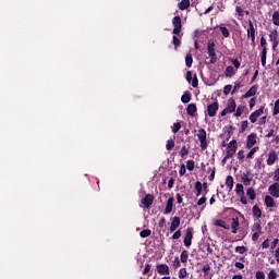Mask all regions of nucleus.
<instances>
[{
    "instance_id": "1",
    "label": "nucleus",
    "mask_w": 279,
    "mask_h": 279,
    "mask_svg": "<svg viewBox=\"0 0 279 279\" xmlns=\"http://www.w3.org/2000/svg\"><path fill=\"white\" fill-rule=\"evenodd\" d=\"M207 51L210 58V64H215V62H217V53L215 52V41L213 39L207 44Z\"/></svg>"
},
{
    "instance_id": "2",
    "label": "nucleus",
    "mask_w": 279,
    "mask_h": 279,
    "mask_svg": "<svg viewBox=\"0 0 279 279\" xmlns=\"http://www.w3.org/2000/svg\"><path fill=\"white\" fill-rule=\"evenodd\" d=\"M196 136L201 142V147L203 149H206L208 147V141L206 140V130L204 129L198 130V133L196 134Z\"/></svg>"
},
{
    "instance_id": "3",
    "label": "nucleus",
    "mask_w": 279,
    "mask_h": 279,
    "mask_svg": "<svg viewBox=\"0 0 279 279\" xmlns=\"http://www.w3.org/2000/svg\"><path fill=\"white\" fill-rule=\"evenodd\" d=\"M234 154H236V141H231L227 147L225 160H227V158H232Z\"/></svg>"
},
{
    "instance_id": "4",
    "label": "nucleus",
    "mask_w": 279,
    "mask_h": 279,
    "mask_svg": "<svg viewBox=\"0 0 279 279\" xmlns=\"http://www.w3.org/2000/svg\"><path fill=\"white\" fill-rule=\"evenodd\" d=\"M263 114H265V108L260 107L258 110L250 114L248 120L251 121V123H256V121H258V118L263 117Z\"/></svg>"
},
{
    "instance_id": "5",
    "label": "nucleus",
    "mask_w": 279,
    "mask_h": 279,
    "mask_svg": "<svg viewBox=\"0 0 279 279\" xmlns=\"http://www.w3.org/2000/svg\"><path fill=\"white\" fill-rule=\"evenodd\" d=\"M172 25L174 27L172 34H175L178 36V34L182 32V19L180 16H175L172 20Z\"/></svg>"
},
{
    "instance_id": "6",
    "label": "nucleus",
    "mask_w": 279,
    "mask_h": 279,
    "mask_svg": "<svg viewBox=\"0 0 279 279\" xmlns=\"http://www.w3.org/2000/svg\"><path fill=\"white\" fill-rule=\"evenodd\" d=\"M247 36L254 45V43H256V28H254V23H252V21H248Z\"/></svg>"
},
{
    "instance_id": "7",
    "label": "nucleus",
    "mask_w": 279,
    "mask_h": 279,
    "mask_svg": "<svg viewBox=\"0 0 279 279\" xmlns=\"http://www.w3.org/2000/svg\"><path fill=\"white\" fill-rule=\"evenodd\" d=\"M192 241H193V228L190 227L186 230V234L183 241L185 247H191Z\"/></svg>"
},
{
    "instance_id": "8",
    "label": "nucleus",
    "mask_w": 279,
    "mask_h": 279,
    "mask_svg": "<svg viewBox=\"0 0 279 279\" xmlns=\"http://www.w3.org/2000/svg\"><path fill=\"white\" fill-rule=\"evenodd\" d=\"M217 110H219V102H213L207 107L208 117H216Z\"/></svg>"
},
{
    "instance_id": "9",
    "label": "nucleus",
    "mask_w": 279,
    "mask_h": 279,
    "mask_svg": "<svg viewBox=\"0 0 279 279\" xmlns=\"http://www.w3.org/2000/svg\"><path fill=\"white\" fill-rule=\"evenodd\" d=\"M157 274L159 276H169V266L167 264L157 265Z\"/></svg>"
},
{
    "instance_id": "10",
    "label": "nucleus",
    "mask_w": 279,
    "mask_h": 279,
    "mask_svg": "<svg viewBox=\"0 0 279 279\" xmlns=\"http://www.w3.org/2000/svg\"><path fill=\"white\" fill-rule=\"evenodd\" d=\"M257 143V137H256V134L252 133L247 136V140H246V147L247 149H252V147L254 145H256Z\"/></svg>"
},
{
    "instance_id": "11",
    "label": "nucleus",
    "mask_w": 279,
    "mask_h": 279,
    "mask_svg": "<svg viewBox=\"0 0 279 279\" xmlns=\"http://www.w3.org/2000/svg\"><path fill=\"white\" fill-rule=\"evenodd\" d=\"M269 193L272 197H279V183H274L269 186Z\"/></svg>"
},
{
    "instance_id": "12",
    "label": "nucleus",
    "mask_w": 279,
    "mask_h": 279,
    "mask_svg": "<svg viewBox=\"0 0 279 279\" xmlns=\"http://www.w3.org/2000/svg\"><path fill=\"white\" fill-rule=\"evenodd\" d=\"M180 228V217H174L170 226V232H175Z\"/></svg>"
},
{
    "instance_id": "13",
    "label": "nucleus",
    "mask_w": 279,
    "mask_h": 279,
    "mask_svg": "<svg viewBox=\"0 0 279 279\" xmlns=\"http://www.w3.org/2000/svg\"><path fill=\"white\" fill-rule=\"evenodd\" d=\"M226 109L230 113H232V112H234V110H236V102L234 101V99L231 98L228 100Z\"/></svg>"
},
{
    "instance_id": "14",
    "label": "nucleus",
    "mask_w": 279,
    "mask_h": 279,
    "mask_svg": "<svg viewBox=\"0 0 279 279\" xmlns=\"http://www.w3.org/2000/svg\"><path fill=\"white\" fill-rule=\"evenodd\" d=\"M276 160H278V155L276 151H270L268 154L267 165L271 166L276 162Z\"/></svg>"
},
{
    "instance_id": "15",
    "label": "nucleus",
    "mask_w": 279,
    "mask_h": 279,
    "mask_svg": "<svg viewBox=\"0 0 279 279\" xmlns=\"http://www.w3.org/2000/svg\"><path fill=\"white\" fill-rule=\"evenodd\" d=\"M265 205L267 206V208H274V206H276V201L274 199V197L267 195L265 196Z\"/></svg>"
},
{
    "instance_id": "16",
    "label": "nucleus",
    "mask_w": 279,
    "mask_h": 279,
    "mask_svg": "<svg viewBox=\"0 0 279 279\" xmlns=\"http://www.w3.org/2000/svg\"><path fill=\"white\" fill-rule=\"evenodd\" d=\"M173 197L168 198L167 206L165 209L166 215H169L173 210Z\"/></svg>"
},
{
    "instance_id": "17",
    "label": "nucleus",
    "mask_w": 279,
    "mask_h": 279,
    "mask_svg": "<svg viewBox=\"0 0 279 279\" xmlns=\"http://www.w3.org/2000/svg\"><path fill=\"white\" fill-rule=\"evenodd\" d=\"M179 10H189V8H191V1L190 0H182L179 4H178Z\"/></svg>"
},
{
    "instance_id": "18",
    "label": "nucleus",
    "mask_w": 279,
    "mask_h": 279,
    "mask_svg": "<svg viewBox=\"0 0 279 279\" xmlns=\"http://www.w3.org/2000/svg\"><path fill=\"white\" fill-rule=\"evenodd\" d=\"M143 204L146 205L147 207L151 206V204H154V196L147 194L143 199Z\"/></svg>"
},
{
    "instance_id": "19",
    "label": "nucleus",
    "mask_w": 279,
    "mask_h": 279,
    "mask_svg": "<svg viewBox=\"0 0 279 279\" xmlns=\"http://www.w3.org/2000/svg\"><path fill=\"white\" fill-rule=\"evenodd\" d=\"M252 213H253L254 217H256L257 219H260V217H263V211L260 210V208L257 205L253 206Z\"/></svg>"
},
{
    "instance_id": "20",
    "label": "nucleus",
    "mask_w": 279,
    "mask_h": 279,
    "mask_svg": "<svg viewBox=\"0 0 279 279\" xmlns=\"http://www.w3.org/2000/svg\"><path fill=\"white\" fill-rule=\"evenodd\" d=\"M226 186L229 187V191H232L233 186H234V179L232 178V175H228L226 179Z\"/></svg>"
},
{
    "instance_id": "21",
    "label": "nucleus",
    "mask_w": 279,
    "mask_h": 279,
    "mask_svg": "<svg viewBox=\"0 0 279 279\" xmlns=\"http://www.w3.org/2000/svg\"><path fill=\"white\" fill-rule=\"evenodd\" d=\"M195 112H197V106H195V104H190L187 106V114H190V117H193Z\"/></svg>"
},
{
    "instance_id": "22",
    "label": "nucleus",
    "mask_w": 279,
    "mask_h": 279,
    "mask_svg": "<svg viewBox=\"0 0 279 279\" xmlns=\"http://www.w3.org/2000/svg\"><path fill=\"white\" fill-rule=\"evenodd\" d=\"M231 229H232V233L236 234V232L239 230V219H236V218L232 219Z\"/></svg>"
},
{
    "instance_id": "23",
    "label": "nucleus",
    "mask_w": 279,
    "mask_h": 279,
    "mask_svg": "<svg viewBox=\"0 0 279 279\" xmlns=\"http://www.w3.org/2000/svg\"><path fill=\"white\" fill-rule=\"evenodd\" d=\"M256 95V87H251L245 94L244 99H247L248 97H254Z\"/></svg>"
},
{
    "instance_id": "24",
    "label": "nucleus",
    "mask_w": 279,
    "mask_h": 279,
    "mask_svg": "<svg viewBox=\"0 0 279 279\" xmlns=\"http://www.w3.org/2000/svg\"><path fill=\"white\" fill-rule=\"evenodd\" d=\"M241 180H242V182H243V184H244L245 186H250V184H251V182H252V179H250V177H247L246 173H242Z\"/></svg>"
},
{
    "instance_id": "25",
    "label": "nucleus",
    "mask_w": 279,
    "mask_h": 279,
    "mask_svg": "<svg viewBox=\"0 0 279 279\" xmlns=\"http://www.w3.org/2000/svg\"><path fill=\"white\" fill-rule=\"evenodd\" d=\"M235 193H236V195H239V197H240L241 195H245V191H243V184L238 183V184L235 185Z\"/></svg>"
},
{
    "instance_id": "26",
    "label": "nucleus",
    "mask_w": 279,
    "mask_h": 279,
    "mask_svg": "<svg viewBox=\"0 0 279 279\" xmlns=\"http://www.w3.org/2000/svg\"><path fill=\"white\" fill-rule=\"evenodd\" d=\"M262 64L263 66L267 64V47L262 50Z\"/></svg>"
},
{
    "instance_id": "27",
    "label": "nucleus",
    "mask_w": 279,
    "mask_h": 279,
    "mask_svg": "<svg viewBox=\"0 0 279 279\" xmlns=\"http://www.w3.org/2000/svg\"><path fill=\"white\" fill-rule=\"evenodd\" d=\"M181 101L183 104H189V101H191V93L185 92L181 97Z\"/></svg>"
},
{
    "instance_id": "28",
    "label": "nucleus",
    "mask_w": 279,
    "mask_h": 279,
    "mask_svg": "<svg viewBox=\"0 0 279 279\" xmlns=\"http://www.w3.org/2000/svg\"><path fill=\"white\" fill-rule=\"evenodd\" d=\"M234 73H235V71L232 65L227 66L226 72H225L227 77H232V75H234Z\"/></svg>"
},
{
    "instance_id": "29",
    "label": "nucleus",
    "mask_w": 279,
    "mask_h": 279,
    "mask_svg": "<svg viewBox=\"0 0 279 279\" xmlns=\"http://www.w3.org/2000/svg\"><path fill=\"white\" fill-rule=\"evenodd\" d=\"M203 271L205 274V276H208V278H213V275H210V264H205L203 266Z\"/></svg>"
},
{
    "instance_id": "30",
    "label": "nucleus",
    "mask_w": 279,
    "mask_h": 279,
    "mask_svg": "<svg viewBox=\"0 0 279 279\" xmlns=\"http://www.w3.org/2000/svg\"><path fill=\"white\" fill-rule=\"evenodd\" d=\"M185 64L186 66H189V69H191V66L193 65V54L191 53L186 54Z\"/></svg>"
},
{
    "instance_id": "31",
    "label": "nucleus",
    "mask_w": 279,
    "mask_h": 279,
    "mask_svg": "<svg viewBox=\"0 0 279 279\" xmlns=\"http://www.w3.org/2000/svg\"><path fill=\"white\" fill-rule=\"evenodd\" d=\"M202 182L197 181L195 183L196 197H199L202 195Z\"/></svg>"
},
{
    "instance_id": "32",
    "label": "nucleus",
    "mask_w": 279,
    "mask_h": 279,
    "mask_svg": "<svg viewBox=\"0 0 279 279\" xmlns=\"http://www.w3.org/2000/svg\"><path fill=\"white\" fill-rule=\"evenodd\" d=\"M246 195L250 197V199H256V191H254L253 187H250L246 191Z\"/></svg>"
},
{
    "instance_id": "33",
    "label": "nucleus",
    "mask_w": 279,
    "mask_h": 279,
    "mask_svg": "<svg viewBox=\"0 0 279 279\" xmlns=\"http://www.w3.org/2000/svg\"><path fill=\"white\" fill-rule=\"evenodd\" d=\"M272 23L279 27V12L275 11L272 14Z\"/></svg>"
},
{
    "instance_id": "34",
    "label": "nucleus",
    "mask_w": 279,
    "mask_h": 279,
    "mask_svg": "<svg viewBox=\"0 0 279 279\" xmlns=\"http://www.w3.org/2000/svg\"><path fill=\"white\" fill-rule=\"evenodd\" d=\"M173 147H175V142H173V140H168L167 144H166L167 150L171 151V149H173Z\"/></svg>"
},
{
    "instance_id": "35",
    "label": "nucleus",
    "mask_w": 279,
    "mask_h": 279,
    "mask_svg": "<svg viewBox=\"0 0 279 279\" xmlns=\"http://www.w3.org/2000/svg\"><path fill=\"white\" fill-rule=\"evenodd\" d=\"M150 235H151V230L149 229H145L140 233V236H142V239H147V236H150Z\"/></svg>"
},
{
    "instance_id": "36",
    "label": "nucleus",
    "mask_w": 279,
    "mask_h": 279,
    "mask_svg": "<svg viewBox=\"0 0 279 279\" xmlns=\"http://www.w3.org/2000/svg\"><path fill=\"white\" fill-rule=\"evenodd\" d=\"M181 128H182V124H180V122L174 123V124L172 125V132H173V134H178V132H180Z\"/></svg>"
},
{
    "instance_id": "37",
    "label": "nucleus",
    "mask_w": 279,
    "mask_h": 279,
    "mask_svg": "<svg viewBox=\"0 0 279 279\" xmlns=\"http://www.w3.org/2000/svg\"><path fill=\"white\" fill-rule=\"evenodd\" d=\"M186 276H189V272L186 271V268H181L179 270V278L183 279V278H186Z\"/></svg>"
},
{
    "instance_id": "38",
    "label": "nucleus",
    "mask_w": 279,
    "mask_h": 279,
    "mask_svg": "<svg viewBox=\"0 0 279 279\" xmlns=\"http://www.w3.org/2000/svg\"><path fill=\"white\" fill-rule=\"evenodd\" d=\"M189 260V252L187 251H183L181 253V263H186Z\"/></svg>"
},
{
    "instance_id": "39",
    "label": "nucleus",
    "mask_w": 279,
    "mask_h": 279,
    "mask_svg": "<svg viewBox=\"0 0 279 279\" xmlns=\"http://www.w3.org/2000/svg\"><path fill=\"white\" fill-rule=\"evenodd\" d=\"M235 252L236 254H245L247 252V248L245 246H236Z\"/></svg>"
},
{
    "instance_id": "40",
    "label": "nucleus",
    "mask_w": 279,
    "mask_h": 279,
    "mask_svg": "<svg viewBox=\"0 0 279 279\" xmlns=\"http://www.w3.org/2000/svg\"><path fill=\"white\" fill-rule=\"evenodd\" d=\"M270 43L278 40V32H271L269 35Z\"/></svg>"
},
{
    "instance_id": "41",
    "label": "nucleus",
    "mask_w": 279,
    "mask_h": 279,
    "mask_svg": "<svg viewBox=\"0 0 279 279\" xmlns=\"http://www.w3.org/2000/svg\"><path fill=\"white\" fill-rule=\"evenodd\" d=\"M276 278H278V272H276V269H271L268 272V279H276Z\"/></svg>"
},
{
    "instance_id": "42",
    "label": "nucleus",
    "mask_w": 279,
    "mask_h": 279,
    "mask_svg": "<svg viewBox=\"0 0 279 279\" xmlns=\"http://www.w3.org/2000/svg\"><path fill=\"white\" fill-rule=\"evenodd\" d=\"M220 32L222 36H225V38H228L230 36V32L223 26H220Z\"/></svg>"
},
{
    "instance_id": "43",
    "label": "nucleus",
    "mask_w": 279,
    "mask_h": 279,
    "mask_svg": "<svg viewBox=\"0 0 279 279\" xmlns=\"http://www.w3.org/2000/svg\"><path fill=\"white\" fill-rule=\"evenodd\" d=\"M189 155V148H186V146H183L180 150V156L181 158H184V156Z\"/></svg>"
},
{
    "instance_id": "44",
    "label": "nucleus",
    "mask_w": 279,
    "mask_h": 279,
    "mask_svg": "<svg viewBox=\"0 0 279 279\" xmlns=\"http://www.w3.org/2000/svg\"><path fill=\"white\" fill-rule=\"evenodd\" d=\"M186 167H187L189 171H193V169L195 168V161L187 160Z\"/></svg>"
},
{
    "instance_id": "45",
    "label": "nucleus",
    "mask_w": 279,
    "mask_h": 279,
    "mask_svg": "<svg viewBox=\"0 0 279 279\" xmlns=\"http://www.w3.org/2000/svg\"><path fill=\"white\" fill-rule=\"evenodd\" d=\"M216 226H219L220 228H225V230H230V227H226V222L223 220H218L216 222Z\"/></svg>"
},
{
    "instance_id": "46",
    "label": "nucleus",
    "mask_w": 279,
    "mask_h": 279,
    "mask_svg": "<svg viewBox=\"0 0 279 279\" xmlns=\"http://www.w3.org/2000/svg\"><path fill=\"white\" fill-rule=\"evenodd\" d=\"M230 93H232V85H226L223 88V94L230 95Z\"/></svg>"
},
{
    "instance_id": "47",
    "label": "nucleus",
    "mask_w": 279,
    "mask_h": 279,
    "mask_svg": "<svg viewBox=\"0 0 279 279\" xmlns=\"http://www.w3.org/2000/svg\"><path fill=\"white\" fill-rule=\"evenodd\" d=\"M256 151H258V147H254L252 148L248 154L246 155V158H252V156H254V154H256Z\"/></svg>"
},
{
    "instance_id": "48",
    "label": "nucleus",
    "mask_w": 279,
    "mask_h": 279,
    "mask_svg": "<svg viewBox=\"0 0 279 279\" xmlns=\"http://www.w3.org/2000/svg\"><path fill=\"white\" fill-rule=\"evenodd\" d=\"M272 114L274 116L279 114V99L276 100V102H275V109L272 111Z\"/></svg>"
},
{
    "instance_id": "49",
    "label": "nucleus",
    "mask_w": 279,
    "mask_h": 279,
    "mask_svg": "<svg viewBox=\"0 0 279 279\" xmlns=\"http://www.w3.org/2000/svg\"><path fill=\"white\" fill-rule=\"evenodd\" d=\"M255 278L256 279H265V272L258 270L255 275Z\"/></svg>"
},
{
    "instance_id": "50",
    "label": "nucleus",
    "mask_w": 279,
    "mask_h": 279,
    "mask_svg": "<svg viewBox=\"0 0 279 279\" xmlns=\"http://www.w3.org/2000/svg\"><path fill=\"white\" fill-rule=\"evenodd\" d=\"M182 236V231L178 230L173 233L172 239L178 240Z\"/></svg>"
},
{
    "instance_id": "51",
    "label": "nucleus",
    "mask_w": 279,
    "mask_h": 279,
    "mask_svg": "<svg viewBox=\"0 0 279 279\" xmlns=\"http://www.w3.org/2000/svg\"><path fill=\"white\" fill-rule=\"evenodd\" d=\"M241 114H243V107H238L234 117H241Z\"/></svg>"
},
{
    "instance_id": "52",
    "label": "nucleus",
    "mask_w": 279,
    "mask_h": 279,
    "mask_svg": "<svg viewBox=\"0 0 279 279\" xmlns=\"http://www.w3.org/2000/svg\"><path fill=\"white\" fill-rule=\"evenodd\" d=\"M265 123H267V117H262V118H259V120H258V125H265Z\"/></svg>"
},
{
    "instance_id": "53",
    "label": "nucleus",
    "mask_w": 279,
    "mask_h": 279,
    "mask_svg": "<svg viewBox=\"0 0 279 279\" xmlns=\"http://www.w3.org/2000/svg\"><path fill=\"white\" fill-rule=\"evenodd\" d=\"M274 180H275V182H279V168L276 169L274 172Z\"/></svg>"
},
{
    "instance_id": "54",
    "label": "nucleus",
    "mask_w": 279,
    "mask_h": 279,
    "mask_svg": "<svg viewBox=\"0 0 279 279\" xmlns=\"http://www.w3.org/2000/svg\"><path fill=\"white\" fill-rule=\"evenodd\" d=\"M240 202L241 204H244V205L247 204V197H245V194L240 195Z\"/></svg>"
},
{
    "instance_id": "55",
    "label": "nucleus",
    "mask_w": 279,
    "mask_h": 279,
    "mask_svg": "<svg viewBox=\"0 0 279 279\" xmlns=\"http://www.w3.org/2000/svg\"><path fill=\"white\" fill-rule=\"evenodd\" d=\"M174 269H178L180 267V258L175 257L173 262Z\"/></svg>"
},
{
    "instance_id": "56",
    "label": "nucleus",
    "mask_w": 279,
    "mask_h": 279,
    "mask_svg": "<svg viewBox=\"0 0 279 279\" xmlns=\"http://www.w3.org/2000/svg\"><path fill=\"white\" fill-rule=\"evenodd\" d=\"M204 204H206V197H201L197 202V206H204Z\"/></svg>"
},
{
    "instance_id": "57",
    "label": "nucleus",
    "mask_w": 279,
    "mask_h": 279,
    "mask_svg": "<svg viewBox=\"0 0 279 279\" xmlns=\"http://www.w3.org/2000/svg\"><path fill=\"white\" fill-rule=\"evenodd\" d=\"M240 88H241V83L235 84L234 87H233V90L231 92L232 95H234V93H238V90H239Z\"/></svg>"
},
{
    "instance_id": "58",
    "label": "nucleus",
    "mask_w": 279,
    "mask_h": 279,
    "mask_svg": "<svg viewBox=\"0 0 279 279\" xmlns=\"http://www.w3.org/2000/svg\"><path fill=\"white\" fill-rule=\"evenodd\" d=\"M232 64L233 66H235V69H239V66H241V62H239V59H233Z\"/></svg>"
},
{
    "instance_id": "59",
    "label": "nucleus",
    "mask_w": 279,
    "mask_h": 279,
    "mask_svg": "<svg viewBox=\"0 0 279 279\" xmlns=\"http://www.w3.org/2000/svg\"><path fill=\"white\" fill-rule=\"evenodd\" d=\"M235 267H236V269H245V265L241 262H236Z\"/></svg>"
},
{
    "instance_id": "60",
    "label": "nucleus",
    "mask_w": 279,
    "mask_h": 279,
    "mask_svg": "<svg viewBox=\"0 0 279 279\" xmlns=\"http://www.w3.org/2000/svg\"><path fill=\"white\" fill-rule=\"evenodd\" d=\"M173 45H174L175 49H178V47H180V40L175 36H173Z\"/></svg>"
},
{
    "instance_id": "61",
    "label": "nucleus",
    "mask_w": 279,
    "mask_h": 279,
    "mask_svg": "<svg viewBox=\"0 0 279 279\" xmlns=\"http://www.w3.org/2000/svg\"><path fill=\"white\" fill-rule=\"evenodd\" d=\"M173 184H175V180L171 178L168 182V189H173Z\"/></svg>"
},
{
    "instance_id": "62",
    "label": "nucleus",
    "mask_w": 279,
    "mask_h": 279,
    "mask_svg": "<svg viewBox=\"0 0 279 279\" xmlns=\"http://www.w3.org/2000/svg\"><path fill=\"white\" fill-rule=\"evenodd\" d=\"M262 247H263V250H267V247H269V240H265V241L262 243Z\"/></svg>"
},
{
    "instance_id": "63",
    "label": "nucleus",
    "mask_w": 279,
    "mask_h": 279,
    "mask_svg": "<svg viewBox=\"0 0 279 279\" xmlns=\"http://www.w3.org/2000/svg\"><path fill=\"white\" fill-rule=\"evenodd\" d=\"M243 158H245V155H244L243 150H239V153H238V159H239V160H243Z\"/></svg>"
},
{
    "instance_id": "64",
    "label": "nucleus",
    "mask_w": 279,
    "mask_h": 279,
    "mask_svg": "<svg viewBox=\"0 0 279 279\" xmlns=\"http://www.w3.org/2000/svg\"><path fill=\"white\" fill-rule=\"evenodd\" d=\"M276 262L279 264V247L275 251Z\"/></svg>"
}]
</instances>
